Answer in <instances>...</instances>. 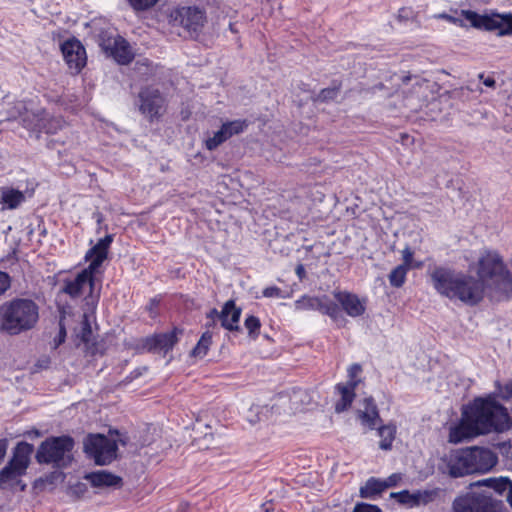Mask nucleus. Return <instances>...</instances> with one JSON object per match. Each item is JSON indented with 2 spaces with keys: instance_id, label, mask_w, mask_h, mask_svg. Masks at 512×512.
Listing matches in <instances>:
<instances>
[{
  "instance_id": "obj_47",
  "label": "nucleus",
  "mask_w": 512,
  "mask_h": 512,
  "mask_svg": "<svg viewBox=\"0 0 512 512\" xmlns=\"http://www.w3.org/2000/svg\"><path fill=\"white\" fill-rule=\"evenodd\" d=\"M401 480L400 474H392L390 475L386 480L383 481V484L385 485V489L395 486L398 481Z\"/></svg>"
},
{
  "instance_id": "obj_13",
  "label": "nucleus",
  "mask_w": 512,
  "mask_h": 512,
  "mask_svg": "<svg viewBox=\"0 0 512 512\" xmlns=\"http://www.w3.org/2000/svg\"><path fill=\"white\" fill-rule=\"evenodd\" d=\"M139 100L141 113L150 121L161 117L165 112V99L158 89L151 87L142 89Z\"/></svg>"
},
{
  "instance_id": "obj_32",
  "label": "nucleus",
  "mask_w": 512,
  "mask_h": 512,
  "mask_svg": "<svg viewBox=\"0 0 512 512\" xmlns=\"http://www.w3.org/2000/svg\"><path fill=\"white\" fill-rule=\"evenodd\" d=\"M410 269L406 266L398 265L389 274L388 279L391 286L400 288L406 280V275Z\"/></svg>"
},
{
  "instance_id": "obj_52",
  "label": "nucleus",
  "mask_w": 512,
  "mask_h": 512,
  "mask_svg": "<svg viewBox=\"0 0 512 512\" xmlns=\"http://www.w3.org/2000/svg\"><path fill=\"white\" fill-rule=\"evenodd\" d=\"M7 446H8L7 440L1 439L0 440V462L2 461V459L4 458V456L6 454Z\"/></svg>"
},
{
  "instance_id": "obj_14",
  "label": "nucleus",
  "mask_w": 512,
  "mask_h": 512,
  "mask_svg": "<svg viewBox=\"0 0 512 512\" xmlns=\"http://www.w3.org/2000/svg\"><path fill=\"white\" fill-rule=\"evenodd\" d=\"M440 470L452 478H459L470 474L466 449L450 451L441 459Z\"/></svg>"
},
{
  "instance_id": "obj_41",
  "label": "nucleus",
  "mask_w": 512,
  "mask_h": 512,
  "mask_svg": "<svg viewBox=\"0 0 512 512\" xmlns=\"http://www.w3.org/2000/svg\"><path fill=\"white\" fill-rule=\"evenodd\" d=\"M213 443V434L206 433L203 439H195V444L200 449H208Z\"/></svg>"
},
{
  "instance_id": "obj_9",
  "label": "nucleus",
  "mask_w": 512,
  "mask_h": 512,
  "mask_svg": "<svg viewBox=\"0 0 512 512\" xmlns=\"http://www.w3.org/2000/svg\"><path fill=\"white\" fill-rule=\"evenodd\" d=\"M174 26H181L190 36H197L204 28L207 18L205 11L195 6H183L170 13Z\"/></svg>"
},
{
  "instance_id": "obj_51",
  "label": "nucleus",
  "mask_w": 512,
  "mask_h": 512,
  "mask_svg": "<svg viewBox=\"0 0 512 512\" xmlns=\"http://www.w3.org/2000/svg\"><path fill=\"white\" fill-rule=\"evenodd\" d=\"M494 479L495 478L483 479V480H480V481H477V482L473 483L472 486H487V487L491 488L492 487V481Z\"/></svg>"
},
{
  "instance_id": "obj_20",
  "label": "nucleus",
  "mask_w": 512,
  "mask_h": 512,
  "mask_svg": "<svg viewBox=\"0 0 512 512\" xmlns=\"http://www.w3.org/2000/svg\"><path fill=\"white\" fill-rule=\"evenodd\" d=\"M333 295L337 302L341 305L342 309L350 317H359L365 313V299H360L356 294L350 293L348 291L335 290Z\"/></svg>"
},
{
  "instance_id": "obj_12",
  "label": "nucleus",
  "mask_w": 512,
  "mask_h": 512,
  "mask_svg": "<svg viewBox=\"0 0 512 512\" xmlns=\"http://www.w3.org/2000/svg\"><path fill=\"white\" fill-rule=\"evenodd\" d=\"M454 512H500L499 505L490 496L470 493L453 502Z\"/></svg>"
},
{
  "instance_id": "obj_5",
  "label": "nucleus",
  "mask_w": 512,
  "mask_h": 512,
  "mask_svg": "<svg viewBox=\"0 0 512 512\" xmlns=\"http://www.w3.org/2000/svg\"><path fill=\"white\" fill-rule=\"evenodd\" d=\"M34 451L32 444L20 442L13 451V456L7 465L0 470V489L19 483L20 477L26 474Z\"/></svg>"
},
{
  "instance_id": "obj_49",
  "label": "nucleus",
  "mask_w": 512,
  "mask_h": 512,
  "mask_svg": "<svg viewBox=\"0 0 512 512\" xmlns=\"http://www.w3.org/2000/svg\"><path fill=\"white\" fill-rule=\"evenodd\" d=\"M438 17L442 18V19H445V20H447L449 22H452L454 24H459V25L463 26V22H462L461 19L455 18V17L450 16L448 14H445V13L444 14H440Z\"/></svg>"
},
{
  "instance_id": "obj_33",
  "label": "nucleus",
  "mask_w": 512,
  "mask_h": 512,
  "mask_svg": "<svg viewBox=\"0 0 512 512\" xmlns=\"http://www.w3.org/2000/svg\"><path fill=\"white\" fill-rule=\"evenodd\" d=\"M228 139L229 138H228V136L226 134V131L221 126V128L218 131L214 132L212 136H209V137L206 138V140H205V147L209 151H213V150H215L218 146H220L223 142H225Z\"/></svg>"
},
{
  "instance_id": "obj_45",
  "label": "nucleus",
  "mask_w": 512,
  "mask_h": 512,
  "mask_svg": "<svg viewBox=\"0 0 512 512\" xmlns=\"http://www.w3.org/2000/svg\"><path fill=\"white\" fill-rule=\"evenodd\" d=\"M263 296L267 298L271 297H281L282 291L280 288L276 286L267 287L263 290Z\"/></svg>"
},
{
  "instance_id": "obj_53",
  "label": "nucleus",
  "mask_w": 512,
  "mask_h": 512,
  "mask_svg": "<svg viewBox=\"0 0 512 512\" xmlns=\"http://www.w3.org/2000/svg\"><path fill=\"white\" fill-rule=\"evenodd\" d=\"M296 274L299 276L300 279L304 278L305 276V268L302 264H299L297 267H296Z\"/></svg>"
},
{
  "instance_id": "obj_39",
  "label": "nucleus",
  "mask_w": 512,
  "mask_h": 512,
  "mask_svg": "<svg viewBox=\"0 0 512 512\" xmlns=\"http://www.w3.org/2000/svg\"><path fill=\"white\" fill-rule=\"evenodd\" d=\"M62 120L58 118H52L48 120L47 125H44V129L46 133H55L57 129H60L62 127Z\"/></svg>"
},
{
  "instance_id": "obj_16",
  "label": "nucleus",
  "mask_w": 512,
  "mask_h": 512,
  "mask_svg": "<svg viewBox=\"0 0 512 512\" xmlns=\"http://www.w3.org/2000/svg\"><path fill=\"white\" fill-rule=\"evenodd\" d=\"M61 51L71 73L78 74L86 65V51L79 40H66L61 45Z\"/></svg>"
},
{
  "instance_id": "obj_29",
  "label": "nucleus",
  "mask_w": 512,
  "mask_h": 512,
  "mask_svg": "<svg viewBox=\"0 0 512 512\" xmlns=\"http://www.w3.org/2000/svg\"><path fill=\"white\" fill-rule=\"evenodd\" d=\"M498 494L506 497L512 508V482L508 478L500 477L492 481V487Z\"/></svg>"
},
{
  "instance_id": "obj_55",
  "label": "nucleus",
  "mask_w": 512,
  "mask_h": 512,
  "mask_svg": "<svg viewBox=\"0 0 512 512\" xmlns=\"http://www.w3.org/2000/svg\"><path fill=\"white\" fill-rule=\"evenodd\" d=\"M229 28H230V30H231L232 32H235L234 27H233V24H230Z\"/></svg>"
},
{
  "instance_id": "obj_19",
  "label": "nucleus",
  "mask_w": 512,
  "mask_h": 512,
  "mask_svg": "<svg viewBox=\"0 0 512 512\" xmlns=\"http://www.w3.org/2000/svg\"><path fill=\"white\" fill-rule=\"evenodd\" d=\"M295 308L297 310H318L323 314L329 315L331 318H336L339 315L338 306L326 296H303L295 302Z\"/></svg>"
},
{
  "instance_id": "obj_10",
  "label": "nucleus",
  "mask_w": 512,
  "mask_h": 512,
  "mask_svg": "<svg viewBox=\"0 0 512 512\" xmlns=\"http://www.w3.org/2000/svg\"><path fill=\"white\" fill-rule=\"evenodd\" d=\"M310 397L303 389H293L290 392H283L277 395L271 406L273 413L278 415H292L309 404Z\"/></svg>"
},
{
  "instance_id": "obj_40",
  "label": "nucleus",
  "mask_w": 512,
  "mask_h": 512,
  "mask_svg": "<svg viewBox=\"0 0 512 512\" xmlns=\"http://www.w3.org/2000/svg\"><path fill=\"white\" fill-rule=\"evenodd\" d=\"M353 512H381V509L376 505L357 503L353 509Z\"/></svg>"
},
{
  "instance_id": "obj_42",
  "label": "nucleus",
  "mask_w": 512,
  "mask_h": 512,
  "mask_svg": "<svg viewBox=\"0 0 512 512\" xmlns=\"http://www.w3.org/2000/svg\"><path fill=\"white\" fill-rule=\"evenodd\" d=\"M338 95V89L337 88H326L321 90L319 94V99L322 101L332 100L335 99Z\"/></svg>"
},
{
  "instance_id": "obj_38",
  "label": "nucleus",
  "mask_w": 512,
  "mask_h": 512,
  "mask_svg": "<svg viewBox=\"0 0 512 512\" xmlns=\"http://www.w3.org/2000/svg\"><path fill=\"white\" fill-rule=\"evenodd\" d=\"M131 5L137 10H144L155 5L158 0H129Z\"/></svg>"
},
{
  "instance_id": "obj_28",
  "label": "nucleus",
  "mask_w": 512,
  "mask_h": 512,
  "mask_svg": "<svg viewBox=\"0 0 512 512\" xmlns=\"http://www.w3.org/2000/svg\"><path fill=\"white\" fill-rule=\"evenodd\" d=\"M378 434L381 438L379 443V447L382 450H389L392 447V443L395 439L396 435V426L394 425H384L378 429Z\"/></svg>"
},
{
  "instance_id": "obj_31",
  "label": "nucleus",
  "mask_w": 512,
  "mask_h": 512,
  "mask_svg": "<svg viewBox=\"0 0 512 512\" xmlns=\"http://www.w3.org/2000/svg\"><path fill=\"white\" fill-rule=\"evenodd\" d=\"M211 343H212L211 332L210 331L204 332L202 334L201 338L199 339L197 345L191 351V355L194 357L203 358L207 354Z\"/></svg>"
},
{
  "instance_id": "obj_4",
  "label": "nucleus",
  "mask_w": 512,
  "mask_h": 512,
  "mask_svg": "<svg viewBox=\"0 0 512 512\" xmlns=\"http://www.w3.org/2000/svg\"><path fill=\"white\" fill-rule=\"evenodd\" d=\"M464 412L478 435L502 432L509 427L507 409L495 402L478 399Z\"/></svg>"
},
{
  "instance_id": "obj_6",
  "label": "nucleus",
  "mask_w": 512,
  "mask_h": 512,
  "mask_svg": "<svg viewBox=\"0 0 512 512\" xmlns=\"http://www.w3.org/2000/svg\"><path fill=\"white\" fill-rule=\"evenodd\" d=\"M74 441L71 437L61 436L48 439L38 448L36 459L39 463L65 467L71 462Z\"/></svg>"
},
{
  "instance_id": "obj_18",
  "label": "nucleus",
  "mask_w": 512,
  "mask_h": 512,
  "mask_svg": "<svg viewBox=\"0 0 512 512\" xmlns=\"http://www.w3.org/2000/svg\"><path fill=\"white\" fill-rule=\"evenodd\" d=\"M101 47L108 56L121 65L128 64L134 57L129 43L121 36L104 38Z\"/></svg>"
},
{
  "instance_id": "obj_48",
  "label": "nucleus",
  "mask_w": 512,
  "mask_h": 512,
  "mask_svg": "<svg viewBox=\"0 0 512 512\" xmlns=\"http://www.w3.org/2000/svg\"><path fill=\"white\" fill-rule=\"evenodd\" d=\"M219 314L220 312L217 311V309H212L209 314H208V318L211 319V323H207V327H214L216 325L215 323V319H219Z\"/></svg>"
},
{
  "instance_id": "obj_2",
  "label": "nucleus",
  "mask_w": 512,
  "mask_h": 512,
  "mask_svg": "<svg viewBox=\"0 0 512 512\" xmlns=\"http://www.w3.org/2000/svg\"><path fill=\"white\" fill-rule=\"evenodd\" d=\"M112 242L113 235L109 234L90 248L85 254V260L90 262L89 265L74 278L65 279L61 291L71 298H78L88 291L86 304L94 308L98 301V294H94V279L96 274L100 273L102 263L107 259Z\"/></svg>"
},
{
  "instance_id": "obj_23",
  "label": "nucleus",
  "mask_w": 512,
  "mask_h": 512,
  "mask_svg": "<svg viewBox=\"0 0 512 512\" xmlns=\"http://www.w3.org/2000/svg\"><path fill=\"white\" fill-rule=\"evenodd\" d=\"M240 316L241 308L236 307L233 300L227 301L219 314L221 326L230 331L238 330Z\"/></svg>"
},
{
  "instance_id": "obj_35",
  "label": "nucleus",
  "mask_w": 512,
  "mask_h": 512,
  "mask_svg": "<svg viewBox=\"0 0 512 512\" xmlns=\"http://www.w3.org/2000/svg\"><path fill=\"white\" fill-rule=\"evenodd\" d=\"M413 255H414V253L409 247H406L405 249H403L402 250L403 263L401 265L406 266L409 269L420 268L421 267L420 262L416 263V264L413 263Z\"/></svg>"
},
{
  "instance_id": "obj_17",
  "label": "nucleus",
  "mask_w": 512,
  "mask_h": 512,
  "mask_svg": "<svg viewBox=\"0 0 512 512\" xmlns=\"http://www.w3.org/2000/svg\"><path fill=\"white\" fill-rule=\"evenodd\" d=\"M470 474L486 473L497 463V456L487 448L470 447L466 448Z\"/></svg>"
},
{
  "instance_id": "obj_54",
  "label": "nucleus",
  "mask_w": 512,
  "mask_h": 512,
  "mask_svg": "<svg viewBox=\"0 0 512 512\" xmlns=\"http://www.w3.org/2000/svg\"><path fill=\"white\" fill-rule=\"evenodd\" d=\"M16 116L15 115H11V116H8L7 118H5V120H11V119H14Z\"/></svg>"
},
{
  "instance_id": "obj_30",
  "label": "nucleus",
  "mask_w": 512,
  "mask_h": 512,
  "mask_svg": "<svg viewBox=\"0 0 512 512\" xmlns=\"http://www.w3.org/2000/svg\"><path fill=\"white\" fill-rule=\"evenodd\" d=\"M385 490L383 481L375 478L369 479L366 484L360 488V496L362 498H371Z\"/></svg>"
},
{
  "instance_id": "obj_15",
  "label": "nucleus",
  "mask_w": 512,
  "mask_h": 512,
  "mask_svg": "<svg viewBox=\"0 0 512 512\" xmlns=\"http://www.w3.org/2000/svg\"><path fill=\"white\" fill-rule=\"evenodd\" d=\"M441 493L442 490L440 488L416 490L412 493L408 490H403L400 492H392L390 497L396 499L400 504L412 508L436 501Z\"/></svg>"
},
{
  "instance_id": "obj_3",
  "label": "nucleus",
  "mask_w": 512,
  "mask_h": 512,
  "mask_svg": "<svg viewBox=\"0 0 512 512\" xmlns=\"http://www.w3.org/2000/svg\"><path fill=\"white\" fill-rule=\"evenodd\" d=\"M39 319V307L30 300L18 298L0 305V330L18 335L32 329Z\"/></svg>"
},
{
  "instance_id": "obj_7",
  "label": "nucleus",
  "mask_w": 512,
  "mask_h": 512,
  "mask_svg": "<svg viewBox=\"0 0 512 512\" xmlns=\"http://www.w3.org/2000/svg\"><path fill=\"white\" fill-rule=\"evenodd\" d=\"M461 14L474 28L497 31L498 36L512 35V13L481 15L471 10H462Z\"/></svg>"
},
{
  "instance_id": "obj_34",
  "label": "nucleus",
  "mask_w": 512,
  "mask_h": 512,
  "mask_svg": "<svg viewBox=\"0 0 512 512\" xmlns=\"http://www.w3.org/2000/svg\"><path fill=\"white\" fill-rule=\"evenodd\" d=\"M248 126L246 120H234L229 121L222 124V127L226 131L228 138H231L233 135H238L242 133Z\"/></svg>"
},
{
  "instance_id": "obj_37",
  "label": "nucleus",
  "mask_w": 512,
  "mask_h": 512,
  "mask_svg": "<svg viewBox=\"0 0 512 512\" xmlns=\"http://www.w3.org/2000/svg\"><path fill=\"white\" fill-rule=\"evenodd\" d=\"M65 338H66V329H65V326L63 323V318H61L59 321L58 335L53 340V348L54 349L58 348L65 341Z\"/></svg>"
},
{
  "instance_id": "obj_24",
  "label": "nucleus",
  "mask_w": 512,
  "mask_h": 512,
  "mask_svg": "<svg viewBox=\"0 0 512 512\" xmlns=\"http://www.w3.org/2000/svg\"><path fill=\"white\" fill-rule=\"evenodd\" d=\"M357 416L361 424L369 429H373L377 422L380 421L377 406L372 398L364 399L362 407L357 411Z\"/></svg>"
},
{
  "instance_id": "obj_22",
  "label": "nucleus",
  "mask_w": 512,
  "mask_h": 512,
  "mask_svg": "<svg viewBox=\"0 0 512 512\" xmlns=\"http://www.w3.org/2000/svg\"><path fill=\"white\" fill-rule=\"evenodd\" d=\"M177 342V337L175 331L156 334L152 337H148L145 340V348L149 351H158L167 353L174 344Z\"/></svg>"
},
{
  "instance_id": "obj_21",
  "label": "nucleus",
  "mask_w": 512,
  "mask_h": 512,
  "mask_svg": "<svg viewBox=\"0 0 512 512\" xmlns=\"http://www.w3.org/2000/svg\"><path fill=\"white\" fill-rule=\"evenodd\" d=\"M474 427L463 412L460 422L452 426L449 431V442L457 444L465 440L472 439L478 436L477 432L474 431Z\"/></svg>"
},
{
  "instance_id": "obj_8",
  "label": "nucleus",
  "mask_w": 512,
  "mask_h": 512,
  "mask_svg": "<svg viewBox=\"0 0 512 512\" xmlns=\"http://www.w3.org/2000/svg\"><path fill=\"white\" fill-rule=\"evenodd\" d=\"M117 443L102 434H91L84 441V450L98 465L110 464L117 456Z\"/></svg>"
},
{
  "instance_id": "obj_11",
  "label": "nucleus",
  "mask_w": 512,
  "mask_h": 512,
  "mask_svg": "<svg viewBox=\"0 0 512 512\" xmlns=\"http://www.w3.org/2000/svg\"><path fill=\"white\" fill-rule=\"evenodd\" d=\"M401 88L407 105L411 108H420L428 99L429 83L419 76L411 74L402 76Z\"/></svg>"
},
{
  "instance_id": "obj_27",
  "label": "nucleus",
  "mask_w": 512,
  "mask_h": 512,
  "mask_svg": "<svg viewBox=\"0 0 512 512\" xmlns=\"http://www.w3.org/2000/svg\"><path fill=\"white\" fill-rule=\"evenodd\" d=\"M25 200V196L23 192L4 187L0 191V204L3 205V208L6 209H15L17 208L23 201Z\"/></svg>"
},
{
  "instance_id": "obj_1",
  "label": "nucleus",
  "mask_w": 512,
  "mask_h": 512,
  "mask_svg": "<svg viewBox=\"0 0 512 512\" xmlns=\"http://www.w3.org/2000/svg\"><path fill=\"white\" fill-rule=\"evenodd\" d=\"M477 276L478 279H475L444 266H435L429 271L433 288L450 300L476 305L485 292L498 300L512 296V270L508 269L498 253L486 252L479 258Z\"/></svg>"
},
{
  "instance_id": "obj_25",
  "label": "nucleus",
  "mask_w": 512,
  "mask_h": 512,
  "mask_svg": "<svg viewBox=\"0 0 512 512\" xmlns=\"http://www.w3.org/2000/svg\"><path fill=\"white\" fill-rule=\"evenodd\" d=\"M85 479L96 488L120 487L122 483L121 477L105 470L89 473L85 476Z\"/></svg>"
},
{
  "instance_id": "obj_36",
  "label": "nucleus",
  "mask_w": 512,
  "mask_h": 512,
  "mask_svg": "<svg viewBox=\"0 0 512 512\" xmlns=\"http://www.w3.org/2000/svg\"><path fill=\"white\" fill-rule=\"evenodd\" d=\"M245 327L249 331L250 335H253L260 328V321L255 316H249L245 319Z\"/></svg>"
},
{
  "instance_id": "obj_46",
  "label": "nucleus",
  "mask_w": 512,
  "mask_h": 512,
  "mask_svg": "<svg viewBox=\"0 0 512 512\" xmlns=\"http://www.w3.org/2000/svg\"><path fill=\"white\" fill-rule=\"evenodd\" d=\"M10 287V277L5 272H0V295Z\"/></svg>"
},
{
  "instance_id": "obj_44",
  "label": "nucleus",
  "mask_w": 512,
  "mask_h": 512,
  "mask_svg": "<svg viewBox=\"0 0 512 512\" xmlns=\"http://www.w3.org/2000/svg\"><path fill=\"white\" fill-rule=\"evenodd\" d=\"M497 387H498V394L504 398V399H508L512 396V381L505 384L504 387H502L498 382H497Z\"/></svg>"
},
{
  "instance_id": "obj_26",
  "label": "nucleus",
  "mask_w": 512,
  "mask_h": 512,
  "mask_svg": "<svg viewBox=\"0 0 512 512\" xmlns=\"http://www.w3.org/2000/svg\"><path fill=\"white\" fill-rule=\"evenodd\" d=\"M357 386V381H354L353 383H347V384H338L336 386V390L340 394V400L336 402L335 404V411L340 413L346 410L348 407L351 406L354 397H355V388Z\"/></svg>"
},
{
  "instance_id": "obj_43",
  "label": "nucleus",
  "mask_w": 512,
  "mask_h": 512,
  "mask_svg": "<svg viewBox=\"0 0 512 512\" xmlns=\"http://www.w3.org/2000/svg\"><path fill=\"white\" fill-rule=\"evenodd\" d=\"M361 371L362 368L358 364H353L352 366H350V368L348 369V376L350 379L347 383H353L354 381H357L358 383L359 380H357V377L361 373Z\"/></svg>"
},
{
  "instance_id": "obj_50",
  "label": "nucleus",
  "mask_w": 512,
  "mask_h": 512,
  "mask_svg": "<svg viewBox=\"0 0 512 512\" xmlns=\"http://www.w3.org/2000/svg\"><path fill=\"white\" fill-rule=\"evenodd\" d=\"M479 78L480 79H483V84L489 88H494L495 87V80L492 78V77H486L484 78V75L483 74H480L479 75Z\"/></svg>"
}]
</instances>
